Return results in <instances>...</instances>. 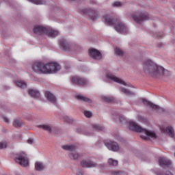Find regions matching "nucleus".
Here are the masks:
<instances>
[{
	"label": "nucleus",
	"instance_id": "33",
	"mask_svg": "<svg viewBox=\"0 0 175 175\" xmlns=\"http://www.w3.org/2000/svg\"><path fill=\"white\" fill-rule=\"evenodd\" d=\"M79 157H80L79 153H71L69 154L70 159H78Z\"/></svg>",
	"mask_w": 175,
	"mask_h": 175
},
{
	"label": "nucleus",
	"instance_id": "35",
	"mask_svg": "<svg viewBox=\"0 0 175 175\" xmlns=\"http://www.w3.org/2000/svg\"><path fill=\"white\" fill-rule=\"evenodd\" d=\"M84 116H85L87 118H91V117H92V113L90 111H85Z\"/></svg>",
	"mask_w": 175,
	"mask_h": 175
},
{
	"label": "nucleus",
	"instance_id": "12",
	"mask_svg": "<svg viewBox=\"0 0 175 175\" xmlns=\"http://www.w3.org/2000/svg\"><path fill=\"white\" fill-rule=\"evenodd\" d=\"M89 55L91 58H93V59H102V53L95 49H91L89 50Z\"/></svg>",
	"mask_w": 175,
	"mask_h": 175
},
{
	"label": "nucleus",
	"instance_id": "38",
	"mask_svg": "<svg viewBox=\"0 0 175 175\" xmlns=\"http://www.w3.org/2000/svg\"><path fill=\"white\" fill-rule=\"evenodd\" d=\"M117 116L118 117L119 121H120L121 123L125 122V118H124V116H120V115H117Z\"/></svg>",
	"mask_w": 175,
	"mask_h": 175
},
{
	"label": "nucleus",
	"instance_id": "7",
	"mask_svg": "<svg viewBox=\"0 0 175 175\" xmlns=\"http://www.w3.org/2000/svg\"><path fill=\"white\" fill-rule=\"evenodd\" d=\"M105 79H107L109 81H114L115 83H118V84H122V85L126 86V83L125 81L116 77V75H113L111 72H107L105 75Z\"/></svg>",
	"mask_w": 175,
	"mask_h": 175
},
{
	"label": "nucleus",
	"instance_id": "28",
	"mask_svg": "<svg viewBox=\"0 0 175 175\" xmlns=\"http://www.w3.org/2000/svg\"><path fill=\"white\" fill-rule=\"evenodd\" d=\"M120 90L122 92H123V94H125V95H135L133 92H131L126 88H120Z\"/></svg>",
	"mask_w": 175,
	"mask_h": 175
},
{
	"label": "nucleus",
	"instance_id": "2",
	"mask_svg": "<svg viewBox=\"0 0 175 175\" xmlns=\"http://www.w3.org/2000/svg\"><path fill=\"white\" fill-rule=\"evenodd\" d=\"M32 69L36 73L47 75V73H57L61 70V66L57 63H48L44 64L42 62H36L32 65Z\"/></svg>",
	"mask_w": 175,
	"mask_h": 175
},
{
	"label": "nucleus",
	"instance_id": "3",
	"mask_svg": "<svg viewBox=\"0 0 175 175\" xmlns=\"http://www.w3.org/2000/svg\"><path fill=\"white\" fill-rule=\"evenodd\" d=\"M129 129L133 132H137L141 133L140 137L144 140H150L151 139H157L158 136L154 131L147 130L146 129L142 128L139 126L136 122H129Z\"/></svg>",
	"mask_w": 175,
	"mask_h": 175
},
{
	"label": "nucleus",
	"instance_id": "42",
	"mask_svg": "<svg viewBox=\"0 0 175 175\" xmlns=\"http://www.w3.org/2000/svg\"><path fill=\"white\" fill-rule=\"evenodd\" d=\"M77 175H83V171L81 170H77Z\"/></svg>",
	"mask_w": 175,
	"mask_h": 175
},
{
	"label": "nucleus",
	"instance_id": "37",
	"mask_svg": "<svg viewBox=\"0 0 175 175\" xmlns=\"http://www.w3.org/2000/svg\"><path fill=\"white\" fill-rule=\"evenodd\" d=\"M8 147V144L4 142H0V150H3V148H6Z\"/></svg>",
	"mask_w": 175,
	"mask_h": 175
},
{
	"label": "nucleus",
	"instance_id": "22",
	"mask_svg": "<svg viewBox=\"0 0 175 175\" xmlns=\"http://www.w3.org/2000/svg\"><path fill=\"white\" fill-rule=\"evenodd\" d=\"M35 169L37 172H42V170H44V169H46V165H44L42 162L37 161L35 163Z\"/></svg>",
	"mask_w": 175,
	"mask_h": 175
},
{
	"label": "nucleus",
	"instance_id": "5",
	"mask_svg": "<svg viewBox=\"0 0 175 175\" xmlns=\"http://www.w3.org/2000/svg\"><path fill=\"white\" fill-rule=\"evenodd\" d=\"M14 161L21 166H23V167H27V166L29 165L28 155L25 152H19L16 153L15 155Z\"/></svg>",
	"mask_w": 175,
	"mask_h": 175
},
{
	"label": "nucleus",
	"instance_id": "9",
	"mask_svg": "<svg viewBox=\"0 0 175 175\" xmlns=\"http://www.w3.org/2000/svg\"><path fill=\"white\" fill-rule=\"evenodd\" d=\"M105 146L109 150V151H113V152L120 151V145L114 141L106 142H105Z\"/></svg>",
	"mask_w": 175,
	"mask_h": 175
},
{
	"label": "nucleus",
	"instance_id": "27",
	"mask_svg": "<svg viewBox=\"0 0 175 175\" xmlns=\"http://www.w3.org/2000/svg\"><path fill=\"white\" fill-rule=\"evenodd\" d=\"M29 2H31V3H34V5H44L46 1L44 0H28Z\"/></svg>",
	"mask_w": 175,
	"mask_h": 175
},
{
	"label": "nucleus",
	"instance_id": "40",
	"mask_svg": "<svg viewBox=\"0 0 175 175\" xmlns=\"http://www.w3.org/2000/svg\"><path fill=\"white\" fill-rule=\"evenodd\" d=\"M122 172H120L118 171L112 172L111 175H122Z\"/></svg>",
	"mask_w": 175,
	"mask_h": 175
},
{
	"label": "nucleus",
	"instance_id": "20",
	"mask_svg": "<svg viewBox=\"0 0 175 175\" xmlns=\"http://www.w3.org/2000/svg\"><path fill=\"white\" fill-rule=\"evenodd\" d=\"M161 132H166L170 137H172V139H174L175 137L174 129L172 126H167L165 130L161 129Z\"/></svg>",
	"mask_w": 175,
	"mask_h": 175
},
{
	"label": "nucleus",
	"instance_id": "36",
	"mask_svg": "<svg viewBox=\"0 0 175 175\" xmlns=\"http://www.w3.org/2000/svg\"><path fill=\"white\" fill-rule=\"evenodd\" d=\"M64 120L66 122H68V124H70L73 122V120L70 119L68 116H66L64 118Z\"/></svg>",
	"mask_w": 175,
	"mask_h": 175
},
{
	"label": "nucleus",
	"instance_id": "29",
	"mask_svg": "<svg viewBox=\"0 0 175 175\" xmlns=\"http://www.w3.org/2000/svg\"><path fill=\"white\" fill-rule=\"evenodd\" d=\"M115 54L116 55H118L119 57H123L124 55V51L120 48L115 49Z\"/></svg>",
	"mask_w": 175,
	"mask_h": 175
},
{
	"label": "nucleus",
	"instance_id": "10",
	"mask_svg": "<svg viewBox=\"0 0 175 175\" xmlns=\"http://www.w3.org/2000/svg\"><path fill=\"white\" fill-rule=\"evenodd\" d=\"M72 83L77 84V85H85L88 84V81L80 77H72L71 79Z\"/></svg>",
	"mask_w": 175,
	"mask_h": 175
},
{
	"label": "nucleus",
	"instance_id": "24",
	"mask_svg": "<svg viewBox=\"0 0 175 175\" xmlns=\"http://www.w3.org/2000/svg\"><path fill=\"white\" fill-rule=\"evenodd\" d=\"M62 148L66 151H75L76 146L75 145H64Z\"/></svg>",
	"mask_w": 175,
	"mask_h": 175
},
{
	"label": "nucleus",
	"instance_id": "16",
	"mask_svg": "<svg viewBox=\"0 0 175 175\" xmlns=\"http://www.w3.org/2000/svg\"><path fill=\"white\" fill-rule=\"evenodd\" d=\"M158 162L159 166H165V167H170L172 166V161L166 157H159Z\"/></svg>",
	"mask_w": 175,
	"mask_h": 175
},
{
	"label": "nucleus",
	"instance_id": "30",
	"mask_svg": "<svg viewBox=\"0 0 175 175\" xmlns=\"http://www.w3.org/2000/svg\"><path fill=\"white\" fill-rule=\"evenodd\" d=\"M108 164L111 166H117L118 165V161L110 158L108 159Z\"/></svg>",
	"mask_w": 175,
	"mask_h": 175
},
{
	"label": "nucleus",
	"instance_id": "39",
	"mask_svg": "<svg viewBox=\"0 0 175 175\" xmlns=\"http://www.w3.org/2000/svg\"><path fill=\"white\" fill-rule=\"evenodd\" d=\"M3 121L6 122V124H9V122H10V120H9V118L6 117H3Z\"/></svg>",
	"mask_w": 175,
	"mask_h": 175
},
{
	"label": "nucleus",
	"instance_id": "32",
	"mask_svg": "<svg viewBox=\"0 0 175 175\" xmlns=\"http://www.w3.org/2000/svg\"><path fill=\"white\" fill-rule=\"evenodd\" d=\"M92 126L94 129H97V131H105V127L99 124H92Z\"/></svg>",
	"mask_w": 175,
	"mask_h": 175
},
{
	"label": "nucleus",
	"instance_id": "19",
	"mask_svg": "<svg viewBox=\"0 0 175 175\" xmlns=\"http://www.w3.org/2000/svg\"><path fill=\"white\" fill-rule=\"evenodd\" d=\"M45 96L49 102L53 105H57V98L50 92H46Z\"/></svg>",
	"mask_w": 175,
	"mask_h": 175
},
{
	"label": "nucleus",
	"instance_id": "23",
	"mask_svg": "<svg viewBox=\"0 0 175 175\" xmlns=\"http://www.w3.org/2000/svg\"><path fill=\"white\" fill-rule=\"evenodd\" d=\"M14 84L19 88H27V83L24 81H16Z\"/></svg>",
	"mask_w": 175,
	"mask_h": 175
},
{
	"label": "nucleus",
	"instance_id": "1",
	"mask_svg": "<svg viewBox=\"0 0 175 175\" xmlns=\"http://www.w3.org/2000/svg\"><path fill=\"white\" fill-rule=\"evenodd\" d=\"M143 69L145 73H148L155 79H161L162 76H169L170 75L169 70L157 65L150 59L144 62Z\"/></svg>",
	"mask_w": 175,
	"mask_h": 175
},
{
	"label": "nucleus",
	"instance_id": "31",
	"mask_svg": "<svg viewBox=\"0 0 175 175\" xmlns=\"http://www.w3.org/2000/svg\"><path fill=\"white\" fill-rule=\"evenodd\" d=\"M102 99H103L105 102H107V103H111V102L113 100V97H109L107 96H102Z\"/></svg>",
	"mask_w": 175,
	"mask_h": 175
},
{
	"label": "nucleus",
	"instance_id": "17",
	"mask_svg": "<svg viewBox=\"0 0 175 175\" xmlns=\"http://www.w3.org/2000/svg\"><path fill=\"white\" fill-rule=\"evenodd\" d=\"M37 127L40 128V129H42L43 131H46V132H48L49 133H53V130L54 129L53 125L49 123L39 124L37 126Z\"/></svg>",
	"mask_w": 175,
	"mask_h": 175
},
{
	"label": "nucleus",
	"instance_id": "34",
	"mask_svg": "<svg viewBox=\"0 0 175 175\" xmlns=\"http://www.w3.org/2000/svg\"><path fill=\"white\" fill-rule=\"evenodd\" d=\"M112 6H113V8H120V7L122 6V3H121L120 1L113 2L112 3Z\"/></svg>",
	"mask_w": 175,
	"mask_h": 175
},
{
	"label": "nucleus",
	"instance_id": "43",
	"mask_svg": "<svg viewBox=\"0 0 175 175\" xmlns=\"http://www.w3.org/2000/svg\"><path fill=\"white\" fill-rule=\"evenodd\" d=\"M165 175H173V174L170 173V172H168Z\"/></svg>",
	"mask_w": 175,
	"mask_h": 175
},
{
	"label": "nucleus",
	"instance_id": "25",
	"mask_svg": "<svg viewBox=\"0 0 175 175\" xmlns=\"http://www.w3.org/2000/svg\"><path fill=\"white\" fill-rule=\"evenodd\" d=\"M76 98L78 100H83V102H87V103H92V100H91V99L84 97L82 95H77Z\"/></svg>",
	"mask_w": 175,
	"mask_h": 175
},
{
	"label": "nucleus",
	"instance_id": "15",
	"mask_svg": "<svg viewBox=\"0 0 175 175\" xmlns=\"http://www.w3.org/2000/svg\"><path fill=\"white\" fill-rule=\"evenodd\" d=\"M60 49L64 51H70V50H75L73 46L69 44L65 40H60Z\"/></svg>",
	"mask_w": 175,
	"mask_h": 175
},
{
	"label": "nucleus",
	"instance_id": "4",
	"mask_svg": "<svg viewBox=\"0 0 175 175\" xmlns=\"http://www.w3.org/2000/svg\"><path fill=\"white\" fill-rule=\"evenodd\" d=\"M103 18L107 25H114L116 32H118L119 33H122L128 31V27L124 23L120 21H117V19L112 18L111 17H110V15L106 14L103 16Z\"/></svg>",
	"mask_w": 175,
	"mask_h": 175
},
{
	"label": "nucleus",
	"instance_id": "13",
	"mask_svg": "<svg viewBox=\"0 0 175 175\" xmlns=\"http://www.w3.org/2000/svg\"><path fill=\"white\" fill-rule=\"evenodd\" d=\"M81 165L83 166V167H100V165L90 160H82L81 161Z\"/></svg>",
	"mask_w": 175,
	"mask_h": 175
},
{
	"label": "nucleus",
	"instance_id": "11",
	"mask_svg": "<svg viewBox=\"0 0 175 175\" xmlns=\"http://www.w3.org/2000/svg\"><path fill=\"white\" fill-rule=\"evenodd\" d=\"M85 14H89L92 20L95 21L98 18V12L94 9H85L82 10Z\"/></svg>",
	"mask_w": 175,
	"mask_h": 175
},
{
	"label": "nucleus",
	"instance_id": "18",
	"mask_svg": "<svg viewBox=\"0 0 175 175\" xmlns=\"http://www.w3.org/2000/svg\"><path fill=\"white\" fill-rule=\"evenodd\" d=\"M45 35H46V36H49V38H55V36H58V35H59V31L54 29L46 28Z\"/></svg>",
	"mask_w": 175,
	"mask_h": 175
},
{
	"label": "nucleus",
	"instance_id": "6",
	"mask_svg": "<svg viewBox=\"0 0 175 175\" xmlns=\"http://www.w3.org/2000/svg\"><path fill=\"white\" fill-rule=\"evenodd\" d=\"M132 18L137 23V24H142V23H144V21H148L150 20V15L148 14L144 13H139L132 15Z\"/></svg>",
	"mask_w": 175,
	"mask_h": 175
},
{
	"label": "nucleus",
	"instance_id": "21",
	"mask_svg": "<svg viewBox=\"0 0 175 175\" xmlns=\"http://www.w3.org/2000/svg\"><path fill=\"white\" fill-rule=\"evenodd\" d=\"M28 94L31 96V98H34V99H37V98L40 97V93L36 89H29Z\"/></svg>",
	"mask_w": 175,
	"mask_h": 175
},
{
	"label": "nucleus",
	"instance_id": "8",
	"mask_svg": "<svg viewBox=\"0 0 175 175\" xmlns=\"http://www.w3.org/2000/svg\"><path fill=\"white\" fill-rule=\"evenodd\" d=\"M142 103L143 105H145L146 106H148L150 107V109H152L153 110H155L156 111H159L160 113H164L165 110L163 108L152 103V102L149 101L146 98L142 99Z\"/></svg>",
	"mask_w": 175,
	"mask_h": 175
},
{
	"label": "nucleus",
	"instance_id": "41",
	"mask_svg": "<svg viewBox=\"0 0 175 175\" xmlns=\"http://www.w3.org/2000/svg\"><path fill=\"white\" fill-rule=\"evenodd\" d=\"M33 142H34L33 139H29L27 140L28 144H33Z\"/></svg>",
	"mask_w": 175,
	"mask_h": 175
},
{
	"label": "nucleus",
	"instance_id": "14",
	"mask_svg": "<svg viewBox=\"0 0 175 175\" xmlns=\"http://www.w3.org/2000/svg\"><path fill=\"white\" fill-rule=\"evenodd\" d=\"M46 31H47V27H44L42 25L34 26L33 29V32L36 35H46Z\"/></svg>",
	"mask_w": 175,
	"mask_h": 175
},
{
	"label": "nucleus",
	"instance_id": "26",
	"mask_svg": "<svg viewBox=\"0 0 175 175\" xmlns=\"http://www.w3.org/2000/svg\"><path fill=\"white\" fill-rule=\"evenodd\" d=\"M13 125H14V126H15L16 128H18V127H20V126H22V125H24V123H23V121H21V120H20V119H15V120H14Z\"/></svg>",
	"mask_w": 175,
	"mask_h": 175
}]
</instances>
